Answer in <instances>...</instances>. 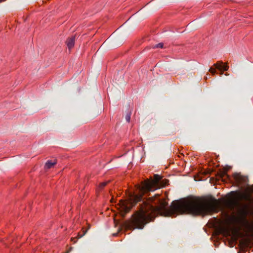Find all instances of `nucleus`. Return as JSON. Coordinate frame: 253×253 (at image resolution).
Wrapping results in <instances>:
<instances>
[{
    "label": "nucleus",
    "mask_w": 253,
    "mask_h": 253,
    "mask_svg": "<svg viewBox=\"0 0 253 253\" xmlns=\"http://www.w3.org/2000/svg\"><path fill=\"white\" fill-rule=\"evenodd\" d=\"M165 181L159 175L155 174L154 179H147L138 186V194L130 193L127 201L121 202V212L122 215L125 216L137 203L142 202L139 205V210L135 212L132 218L124 223L126 230L142 229L146 224L153 220L158 214L172 217L184 213L204 215L218 211L219 203L214 198L211 201H204L198 197H188L180 201H173L169 208L166 201L158 198L159 195L146 200L143 198V196L147 192L164 186L168 182L167 180Z\"/></svg>",
    "instance_id": "1"
},
{
    "label": "nucleus",
    "mask_w": 253,
    "mask_h": 253,
    "mask_svg": "<svg viewBox=\"0 0 253 253\" xmlns=\"http://www.w3.org/2000/svg\"><path fill=\"white\" fill-rule=\"evenodd\" d=\"M217 176L220 178L222 179L223 181H225V179H224V177L227 180L229 179V176L227 174V171L225 170H220L217 173Z\"/></svg>",
    "instance_id": "2"
},
{
    "label": "nucleus",
    "mask_w": 253,
    "mask_h": 253,
    "mask_svg": "<svg viewBox=\"0 0 253 253\" xmlns=\"http://www.w3.org/2000/svg\"><path fill=\"white\" fill-rule=\"evenodd\" d=\"M75 39L76 36L75 35L71 38H68L67 40V45L69 49L72 48L74 46Z\"/></svg>",
    "instance_id": "3"
},
{
    "label": "nucleus",
    "mask_w": 253,
    "mask_h": 253,
    "mask_svg": "<svg viewBox=\"0 0 253 253\" xmlns=\"http://www.w3.org/2000/svg\"><path fill=\"white\" fill-rule=\"evenodd\" d=\"M56 160H54V161H52L51 160L47 161L44 166L45 169H47L51 168L56 164Z\"/></svg>",
    "instance_id": "4"
},
{
    "label": "nucleus",
    "mask_w": 253,
    "mask_h": 253,
    "mask_svg": "<svg viewBox=\"0 0 253 253\" xmlns=\"http://www.w3.org/2000/svg\"><path fill=\"white\" fill-rule=\"evenodd\" d=\"M234 178L237 183H241L245 180V178L239 173H235L234 174Z\"/></svg>",
    "instance_id": "5"
},
{
    "label": "nucleus",
    "mask_w": 253,
    "mask_h": 253,
    "mask_svg": "<svg viewBox=\"0 0 253 253\" xmlns=\"http://www.w3.org/2000/svg\"><path fill=\"white\" fill-rule=\"evenodd\" d=\"M223 62L222 61H219L217 63L214 64L213 66L219 70H221Z\"/></svg>",
    "instance_id": "6"
},
{
    "label": "nucleus",
    "mask_w": 253,
    "mask_h": 253,
    "mask_svg": "<svg viewBox=\"0 0 253 253\" xmlns=\"http://www.w3.org/2000/svg\"><path fill=\"white\" fill-rule=\"evenodd\" d=\"M131 112H128L126 115L125 118L127 122H129L130 119Z\"/></svg>",
    "instance_id": "7"
},
{
    "label": "nucleus",
    "mask_w": 253,
    "mask_h": 253,
    "mask_svg": "<svg viewBox=\"0 0 253 253\" xmlns=\"http://www.w3.org/2000/svg\"><path fill=\"white\" fill-rule=\"evenodd\" d=\"M87 230H83V233L81 234L80 233L78 234V236L76 237V239H78L83 237L86 233Z\"/></svg>",
    "instance_id": "8"
},
{
    "label": "nucleus",
    "mask_w": 253,
    "mask_h": 253,
    "mask_svg": "<svg viewBox=\"0 0 253 253\" xmlns=\"http://www.w3.org/2000/svg\"><path fill=\"white\" fill-rule=\"evenodd\" d=\"M163 43H159L158 44H156L154 48H163Z\"/></svg>",
    "instance_id": "9"
},
{
    "label": "nucleus",
    "mask_w": 253,
    "mask_h": 253,
    "mask_svg": "<svg viewBox=\"0 0 253 253\" xmlns=\"http://www.w3.org/2000/svg\"><path fill=\"white\" fill-rule=\"evenodd\" d=\"M228 68H229V66L227 64H226V65L222 64L221 69H223L224 71H227L228 70Z\"/></svg>",
    "instance_id": "10"
},
{
    "label": "nucleus",
    "mask_w": 253,
    "mask_h": 253,
    "mask_svg": "<svg viewBox=\"0 0 253 253\" xmlns=\"http://www.w3.org/2000/svg\"><path fill=\"white\" fill-rule=\"evenodd\" d=\"M209 71L212 74V75H214L216 73V70L214 69H213L212 68H210V69H209Z\"/></svg>",
    "instance_id": "11"
},
{
    "label": "nucleus",
    "mask_w": 253,
    "mask_h": 253,
    "mask_svg": "<svg viewBox=\"0 0 253 253\" xmlns=\"http://www.w3.org/2000/svg\"><path fill=\"white\" fill-rule=\"evenodd\" d=\"M107 182H102L99 185V188H103L106 185Z\"/></svg>",
    "instance_id": "12"
},
{
    "label": "nucleus",
    "mask_w": 253,
    "mask_h": 253,
    "mask_svg": "<svg viewBox=\"0 0 253 253\" xmlns=\"http://www.w3.org/2000/svg\"><path fill=\"white\" fill-rule=\"evenodd\" d=\"M241 212L243 216H245L246 214V211L244 209L241 210Z\"/></svg>",
    "instance_id": "13"
},
{
    "label": "nucleus",
    "mask_w": 253,
    "mask_h": 253,
    "mask_svg": "<svg viewBox=\"0 0 253 253\" xmlns=\"http://www.w3.org/2000/svg\"><path fill=\"white\" fill-rule=\"evenodd\" d=\"M90 228V225L89 224L88 225V228H87V229L86 230L87 231Z\"/></svg>",
    "instance_id": "14"
},
{
    "label": "nucleus",
    "mask_w": 253,
    "mask_h": 253,
    "mask_svg": "<svg viewBox=\"0 0 253 253\" xmlns=\"http://www.w3.org/2000/svg\"><path fill=\"white\" fill-rule=\"evenodd\" d=\"M72 248H71L70 250L67 252V253H68L70 251H72Z\"/></svg>",
    "instance_id": "15"
},
{
    "label": "nucleus",
    "mask_w": 253,
    "mask_h": 253,
    "mask_svg": "<svg viewBox=\"0 0 253 253\" xmlns=\"http://www.w3.org/2000/svg\"><path fill=\"white\" fill-rule=\"evenodd\" d=\"M4 0H0V2H1L2 1H4Z\"/></svg>",
    "instance_id": "16"
}]
</instances>
